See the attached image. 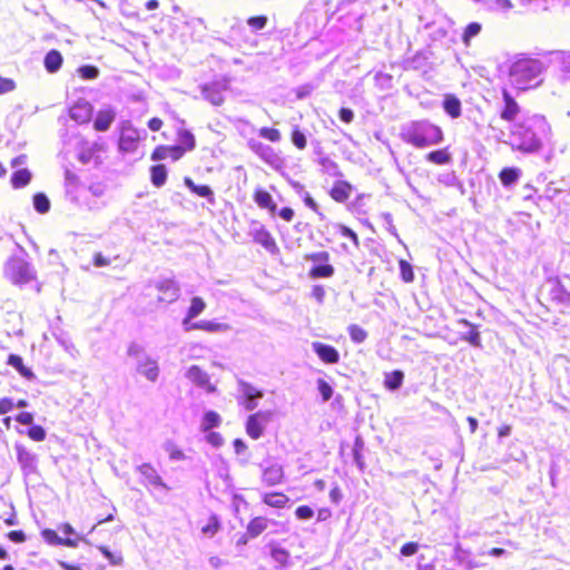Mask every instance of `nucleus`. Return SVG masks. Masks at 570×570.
<instances>
[{
  "instance_id": "obj_26",
  "label": "nucleus",
  "mask_w": 570,
  "mask_h": 570,
  "mask_svg": "<svg viewBox=\"0 0 570 570\" xmlns=\"http://www.w3.org/2000/svg\"><path fill=\"white\" fill-rule=\"evenodd\" d=\"M443 108L452 118H458L461 115V101L455 96H445Z\"/></svg>"
},
{
  "instance_id": "obj_14",
  "label": "nucleus",
  "mask_w": 570,
  "mask_h": 570,
  "mask_svg": "<svg viewBox=\"0 0 570 570\" xmlns=\"http://www.w3.org/2000/svg\"><path fill=\"white\" fill-rule=\"evenodd\" d=\"M186 377L207 393L216 392V386L210 383L209 375L197 365H191L187 370Z\"/></svg>"
},
{
  "instance_id": "obj_33",
  "label": "nucleus",
  "mask_w": 570,
  "mask_h": 570,
  "mask_svg": "<svg viewBox=\"0 0 570 570\" xmlns=\"http://www.w3.org/2000/svg\"><path fill=\"white\" fill-rule=\"evenodd\" d=\"M8 364L14 367L23 377H33L32 371L23 365L22 358L19 355L10 354L8 357Z\"/></svg>"
},
{
  "instance_id": "obj_31",
  "label": "nucleus",
  "mask_w": 570,
  "mask_h": 570,
  "mask_svg": "<svg viewBox=\"0 0 570 570\" xmlns=\"http://www.w3.org/2000/svg\"><path fill=\"white\" fill-rule=\"evenodd\" d=\"M31 180V173L26 169H18L11 176V184L14 188H22L27 186Z\"/></svg>"
},
{
  "instance_id": "obj_50",
  "label": "nucleus",
  "mask_w": 570,
  "mask_h": 570,
  "mask_svg": "<svg viewBox=\"0 0 570 570\" xmlns=\"http://www.w3.org/2000/svg\"><path fill=\"white\" fill-rule=\"evenodd\" d=\"M317 390L322 395V400L324 402H327L333 396V389L332 386L323 379H318L317 382Z\"/></svg>"
},
{
  "instance_id": "obj_9",
  "label": "nucleus",
  "mask_w": 570,
  "mask_h": 570,
  "mask_svg": "<svg viewBox=\"0 0 570 570\" xmlns=\"http://www.w3.org/2000/svg\"><path fill=\"white\" fill-rule=\"evenodd\" d=\"M248 147L254 151L262 160L272 167H278L282 164V159L278 154L268 145H265L257 140H249Z\"/></svg>"
},
{
  "instance_id": "obj_13",
  "label": "nucleus",
  "mask_w": 570,
  "mask_h": 570,
  "mask_svg": "<svg viewBox=\"0 0 570 570\" xmlns=\"http://www.w3.org/2000/svg\"><path fill=\"white\" fill-rule=\"evenodd\" d=\"M227 89V83L215 81L204 85L202 87L203 97L214 106H220L224 102V91Z\"/></svg>"
},
{
  "instance_id": "obj_58",
  "label": "nucleus",
  "mask_w": 570,
  "mask_h": 570,
  "mask_svg": "<svg viewBox=\"0 0 570 570\" xmlns=\"http://www.w3.org/2000/svg\"><path fill=\"white\" fill-rule=\"evenodd\" d=\"M301 198L303 199L304 204L311 208L313 212H315L316 214H318L321 217H323V214L318 210V205L316 204V202L312 198V196L309 195L308 191H306L305 194H303L301 196Z\"/></svg>"
},
{
  "instance_id": "obj_3",
  "label": "nucleus",
  "mask_w": 570,
  "mask_h": 570,
  "mask_svg": "<svg viewBox=\"0 0 570 570\" xmlns=\"http://www.w3.org/2000/svg\"><path fill=\"white\" fill-rule=\"evenodd\" d=\"M401 137L416 148H425L440 144L443 140V132L439 126L428 120H413L402 126Z\"/></svg>"
},
{
  "instance_id": "obj_45",
  "label": "nucleus",
  "mask_w": 570,
  "mask_h": 570,
  "mask_svg": "<svg viewBox=\"0 0 570 570\" xmlns=\"http://www.w3.org/2000/svg\"><path fill=\"white\" fill-rule=\"evenodd\" d=\"M348 334L351 340L355 343H363L367 337L366 331L356 324L348 326Z\"/></svg>"
},
{
  "instance_id": "obj_25",
  "label": "nucleus",
  "mask_w": 570,
  "mask_h": 570,
  "mask_svg": "<svg viewBox=\"0 0 570 570\" xmlns=\"http://www.w3.org/2000/svg\"><path fill=\"white\" fill-rule=\"evenodd\" d=\"M62 56L58 50H50L45 57V67L47 71L53 73L60 69Z\"/></svg>"
},
{
  "instance_id": "obj_24",
  "label": "nucleus",
  "mask_w": 570,
  "mask_h": 570,
  "mask_svg": "<svg viewBox=\"0 0 570 570\" xmlns=\"http://www.w3.org/2000/svg\"><path fill=\"white\" fill-rule=\"evenodd\" d=\"M521 176V169L517 167L503 168L499 175L503 186L510 187L514 185Z\"/></svg>"
},
{
  "instance_id": "obj_51",
  "label": "nucleus",
  "mask_w": 570,
  "mask_h": 570,
  "mask_svg": "<svg viewBox=\"0 0 570 570\" xmlns=\"http://www.w3.org/2000/svg\"><path fill=\"white\" fill-rule=\"evenodd\" d=\"M259 136L264 139L272 141V142H277L282 138L279 130H277L275 128H268V127H262L259 129Z\"/></svg>"
},
{
  "instance_id": "obj_5",
  "label": "nucleus",
  "mask_w": 570,
  "mask_h": 570,
  "mask_svg": "<svg viewBox=\"0 0 570 570\" xmlns=\"http://www.w3.org/2000/svg\"><path fill=\"white\" fill-rule=\"evenodd\" d=\"M264 396L263 391L255 387L253 384L244 381H237V402L246 411H253L257 407L258 401Z\"/></svg>"
},
{
  "instance_id": "obj_15",
  "label": "nucleus",
  "mask_w": 570,
  "mask_h": 570,
  "mask_svg": "<svg viewBox=\"0 0 570 570\" xmlns=\"http://www.w3.org/2000/svg\"><path fill=\"white\" fill-rule=\"evenodd\" d=\"M312 350L324 363L336 364L340 361L338 351L331 345L313 342Z\"/></svg>"
},
{
  "instance_id": "obj_40",
  "label": "nucleus",
  "mask_w": 570,
  "mask_h": 570,
  "mask_svg": "<svg viewBox=\"0 0 570 570\" xmlns=\"http://www.w3.org/2000/svg\"><path fill=\"white\" fill-rule=\"evenodd\" d=\"M428 160L436 165H445L451 161V155L445 149L434 150L428 154Z\"/></svg>"
},
{
  "instance_id": "obj_41",
  "label": "nucleus",
  "mask_w": 570,
  "mask_h": 570,
  "mask_svg": "<svg viewBox=\"0 0 570 570\" xmlns=\"http://www.w3.org/2000/svg\"><path fill=\"white\" fill-rule=\"evenodd\" d=\"M33 206L38 213L46 214L50 209L49 198L45 194L38 193L33 196Z\"/></svg>"
},
{
  "instance_id": "obj_12",
  "label": "nucleus",
  "mask_w": 570,
  "mask_h": 570,
  "mask_svg": "<svg viewBox=\"0 0 570 570\" xmlns=\"http://www.w3.org/2000/svg\"><path fill=\"white\" fill-rule=\"evenodd\" d=\"M136 371L150 382H156L159 376L158 362L148 354L136 362Z\"/></svg>"
},
{
  "instance_id": "obj_44",
  "label": "nucleus",
  "mask_w": 570,
  "mask_h": 570,
  "mask_svg": "<svg viewBox=\"0 0 570 570\" xmlns=\"http://www.w3.org/2000/svg\"><path fill=\"white\" fill-rule=\"evenodd\" d=\"M333 274H334V268L332 265H328V264H321V265L314 266L311 269V276L314 278L331 277Z\"/></svg>"
},
{
  "instance_id": "obj_17",
  "label": "nucleus",
  "mask_w": 570,
  "mask_h": 570,
  "mask_svg": "<svg viewBox=\"0 0 570 570\" xmlns=\"http://www.w3.org/2000/svg\"><path fill=\"white\" fill-rule=\"evenodd\" d=\"M503 108L500 111L501 119L505 121L515 120L520 112V107L507 90H503Z\"/></svg>"
},
{
  "instance_id": "obj_23",
  "label": "nucleus",
  "mask_w": 570,
  "mask_h": 570,
  "mask_svg": "<svg viewBox=\"0 0 570 570\" xmlns=\"http://www.w3.org/2000/svg\"><path fill=\"white\" fill-rule=\"evenodd\" d=\"M460 324L469 327V331L462 335V340L469 342L474 347H481V336L476 327L466 320H461Z\"/></svg>"
},
{
  "instance_id": "obj_62",
  "label": "nucleus",
  "mask_w": 570,
  "mask_h": 570,
  "mask_svg": "<svg viewBox=\"0 0 570 570\" xmlns=\"http://www.w3.org/2000/svg\"><path fill=\"white\" fill-rule=\"evenodd\" d=\"M400 267H401L402 278L405 282H412L414 275H413L411 266L406 262L402 261L400 264Z\"/></svg>"
},
{
  "instance_id": "obj_47",
  "label": "nucleus",
  "mask_w": 570,
  "mask_h": 570,
  "mask_svg": "<svg viewBox=\"0 0 570 570\" xmlns=\"http://www.w3.org/2000/svg\"><path fill=\"white\" fill-rule=\"evenodd\" d=\"M481 29L482 27L479 22L469 23L462 37L464 43L468 45L472 38L476 37L480 33Z\"/></svg>"
},
{
  "instance_id": "obj_19",
  "label": "nucleus",
  "mask_w": 570,
  "mask_h": 570,
  "mask_svg": "<svg viewBox=\"0 0 570 570\" xmlns=\"http://www.w3.org/2000/svg\"><path fill=\"white\" fill-rule=\"evenodd\" d=\"M69 114L77 122H87L91 118L92 107L88 101L80 100L70 108Z\"/></svg>"
},
{
  "instance_id": "obj_63",
  "label": "nucleus",
  "mask_w": 570,
  "mask_h": 570,
  "mask_svg": "<svg viewBox=\"0 0 570 570\" xmlns=\"http://www.w3.org/2000/svg\"><path fill=\"white\" fill-rule=\"evenodd\" d=\"M307 259L314 263H326L330 259V254L327 252H317L308 255Z\"/></svg>"
},
{
  "instance_id": "obj_2",
  "label": "nucleus",
  "mask_w": 570,
  "mask_h": 570,
  "mask_svg": "<svg viewBox=\"0 0 570 570\" xmlns=\"http://www.w3.org/2000/svg\"><path fill=\"white\" fill-rule=\"evenodd\" d=\"M544 65L532 58H520L509 68V82L518 90L534 88L542 81Z\"/></svg>"
},
{
  "instance_id": "obj_22",
  "label": "nucleus",
  "mask_w": 570,
  "mask_h": 570,
  "mask_svg": "<svg viewBox=\"0 0 570 570\" xmlns=\"http://www.w3.org/2000/svg\"><path fill=\"white\" fill-rule=\"evenodd\" d=\"M191 327H198V330L208 332V333H225L230 330V326L226 323H220L216 321H198L194 322Z\"/></svg>"
},
{
  "instance_id": "obj_34",
  "label": "nucleus",
  "mask_w": 570,
  "mask_h": 570,
  "mask_svg": "<svg viewBox=\"0 0 570 570\" xmlns=\"http://www.w3.org/2000/svg\"><path fill=\"white\" fill-rule=\"evenodd\" d=\"M150 171H151V183L156 187H161L166 183V179H167V169H166L165 165L153 166Z\"/></svg>"
},
{
  "instance_id": "obj_55",
  "label": "nucleus",
  "mask_w": 570,
  "mask_h": 570,
  "mask_svg": "<svg viewBox=\"0 0 570 570\" xmlns=\"http://www.w3.org/2000/svg\"><path fill=\"white\" fill-rule=\"evenodd\" d=\"M28 435L33 441H43L46 439V431L40 425H32L28 431Z\"/></svg>"
},
{
  "instance_id": "obj_38",
  "label": "nucleus",
  "mask_w": 570,
  "mask_h": 570,
  "mask_svg": "<svg viewBox=\"0 0 570 570\" xmlns=\"http://www.w3.org/2000/svg\"><path fill=\"white\" fill-rule=\"evenodd\" d=\"M206 308V303L202 297L195 296L190 301V306L187 311L189 318H196Z\"/></svg>"
},
{
  "instance_id": "obj_1",
  "label": "nucleus",
  "mask_w": 570,
  "mask_h": 570,
  "mask_svg": "<svg viewBox=\"0 0 570 570\" xmlns=\"http://www.w3.org/2000/svg\"><path fill=\"white\" fill-rule=\"evenodd\" d=\"M550 139V126L538 115L522 118L510 128L508 144L522 153L538 151Z\"/></svg>"
},
{
  "instance_id": "obj_18",
  "label": "nucleus",
  "mask_w": 570,
  "mask_h": 570,
  "mask_svg": "<svg viewBox=\"0 0 570 570\" xmlns=\"http://www.w3.org/2000/svg\"><path fill=\"white\" fill-rule=\"evenodd\" d=\"M284 478L283 466L272 463L263 470L262 480L267 487L279 484Z\"/></svg>"
},
{
  "instance_id": "obj_60",
  "label": "nucleus",
  "mask_w": 570,
  "mask_h": 570,
  "mask_svg": "<svg viewBox=\"0 0 570 570\" xmlns=\"http://www.w3.org/2000/svg\"><path fill=\"white\" fill-rule=\"evenodd\" d=\"M99 550L104 554V557L109 560L110 563H112V564L121 563V561H122L121 556L114 554L106 547H99Z\"/></svg>"
},
{
  "instance_id": "obj_7",
  "label": "nucleus",
  "mask_w": 570,
  "mask_h": 570,
  "mask_svg": "<svg viewBox=\"0 0 570 570\" xmlns=\"http://www.w3.org/2000/svg\"><path fill=\"white\" fill-rule=\"evenodd\" d=\"M249 235L254 242L262 245L267 252L274 254L278 250L276 242L272 234L259 223H253Z\"/></svg>"
},
{
  "instance_id": "obj_21",
  "label": "nucleus",
  "mask_w": 570,
  "mask_h": 570,
  "mask_svg": "<svg viewBox=\"0 0 570 570\" xmlns=\"http://www.w3.org/2000/svg\"><path fill=\"white\" fill-rule=\"evenodd\" d=\"M116 114L112 109H102L100 110L95 119V129L98 131H106L109 129L110 125L115 120Z\"/></svg>"
},
{
  "instance_id": "obj_64",
  "label": "nucleus",
  "mask_w": 570,
  "mask_h": 570,
  "mask_svg": "<svg viewBox=\"0 0 570 570\" xmlns=\"http://www.w3.org/2000/svg\"><path fill=\"white\" fill-rule=\"evenodd\" d=\"M558 60L563 71L570 72V52H560Z\"/></svg>"
},
{
  "instance_id": "obj_4",
  "label": "nucleus",
  "mask_w": 570,
  "mask_h": 570,
  "mask_svg": "<svg viewBox=\"0 0 570 570\" xmlns=\"http://www.w3.org/2000/svg\"><path fill=\"white\" fill-rule=\"evenodd\" d=\"M4 275L14 284H26L35 278V271L26 259L12 257L4 266Z\"/></svg>"
},
{
  "instance_id": "obj_27",
  "label": "nucleus",
  "mask_w": 570,
  "mask_h": 570,
  "mask_svg": "<svg viewBox=\"0 0 570 570\" xmlns=\"http://www.w3.org/2000/svg\"><path fill=\"white\" fill-rule=\"evenodd\" d=\"M179 147H176L179 151V156L185 150H193L195 148V137L188 130H180L178 132Z\"/></svg>"
},
{
  "instance_id": "obj_48",
  "label": "nucleus",
  "mask_w": 570,
  "mask_h": 570,
  "mask_svg": "<svg viewBox=\"0 0 570 570\" xmlns=\"http://www.w3.org/2000/svg\"><path fill=\"white\" fill-rule=\"evenodd\" d=\"M79 76L85 80H92L96 79L99 76V69L95 66H81L78 69Z\"/></svg>"
},
{
  "instance_id": "obj_16",
  "label": "nucleus",
  "mask_w": 570,
  "mask_h": 570,
  "mask_svg": "<svg viewBox=\"0 0 570 570\" xmlns=\"http://www.w3.org/2000/svg\"><path fill=\"white\" fill-rule=\"evenodd\" d=\"M453 560L465 570H473L480 567V563L473 558L472 552L463 549L460 544H456L454 548Z\"/></svg>"
},
{
  "instance_id": "obj_56",
  "label": "nucleus",
  "mask_w": 570,
  "mask_h": 570,
  "mask_svg": "<svg viewBox=\"0 0 570 570\" xmlns=\"http://www.w3.org/2000/svg\"><path fill=\"white\" fill-rule=\"evenodd\" d=\"M292 141L298 149H304L306 147V137L298 129H295L292 132Z\"/></svg>"
},
{
  "instance_id": "obj_32",
  "label": "nucleus",
  "mask_w": 570,
  "mask_h": 570,
  "mask_svg": "<svg viewBox=\"0 0 570 570\" xmlns=\"http://www.w3.org/2000/svg\"><path fill=\"white\" fill-rule=\"evenodd\" d=\"M254 199L256 204L262 208H266L272 212L276 209V205L273 203L271 194L263 189H258L255 191Z\"/></svg>"
},
{
  "instance_id": "obj_29",
  "label": "nucleus",
  "mask_w": 570,
  "mask_h": 570,
  "mask_svg": "<svg viewBox=\"0 0 570 570\" xmlns=\"http://www.w3.org/2000/svg\"><path fill=\"white\" fill-rule=\"evenodd\" d=\"M42 535L49 543L62 544L70 548L77 547V540H73L71 538L62 539L52 530H45L42 532Z\"/></svg>"
},
{
  "instance_id": "obj_35",
  "label": "nucleus",
  "mask_w": 570,
  "mask_h": 570,
  "mask_svg": "<svg viewBox=\"0 0 570 570\" xmlns=\"http://www.w3.org/2000/svg\"><path fill=\"white\" fill-rule=\"evenodd\" d=\"M288 498L283 493H267L263 498V502L273 508H283Z\"/></svg>"
},
{
  "instance_id": "obj_54",
  "label": "nucleus",
  "mask_w": 570,
  "mask_h": 570,
  "mask_svg": "<svg viewBox=\"0 0 570 570\" xmlns=\"http://www.w3.org/2000/svg\"><path fill=\"white\" fill-rule=\"evenodd\" d=\"M65 181H66L67 193L70 194L77 187L78 177L76 174H73L72 171L67 169L65 173Z\"/></svg>"
},
{
  "instance_id": "obj_52",
  "label": "nucleus",
  "mask_w": 570,
  "mask_h": 570,
  "mask_svg": "<svg viewBox=\"0 0 570 570\" xmlns=\"http://www.w3.org/2000/svg\"><path fill=\"white\" fill-rule=\"evenodd\" d=\"M127 354L129 357H132L135 362L141 358V356H146L147 353L145 352V348L138 344V343H130L127 348Z\"/></svg>"
},
{
  "instance_id": "obj_61",
  "label": "nucleus",
  "mask_w": 570,
  "mask_h": 570,
  "mask_svg": "<svg viewBox=\"0 0 570 570\" xmlns=\"http://www.w3.org/2000/svg\"><path fill=\"white\" fill-rule=\"evenodd\" d=\"M14 407L13 400L10 397L0 399V415L7 414Z\"/></svg>"
},
{
  "instance_id": "obj_43",
  "label": "nucleus",
  "mask_w": 570,
  "mask_h": 570,
  "mask_svg": "<svg viewBox=\"0 0 570 570\" xmlns=\"http://www.w3.org/2000/svg\"><path fill=\"white\" fill-rule=\"evenodd\" d=\"M404 375L401 371H394L385 379V385L390 390H397L403 383Z\"/></svg>"
},
{
  "instance_id": "obj_37",
  "label": "nucleus",
  "mask_w": 570,
  "mask_h": 570,
  "mask_svg": "<svg viewBox=\"0 0 570 570\" xmlns=\"http://www.w3.org/2000/svg\"><path fill=\"white\" fill-rule=\"evenodd\" d=\"M318 163L322 167L323 173L328 174L331 176H337V177L342 176L338 165L334 160H332L330 157L323 156L320 158Z\"/></svg>"
},
{
  "instance_id": "obj_42",
  "label": "nucleus",
  "mask_w": 570,
  "mask_h": 570,
  "mask_svg": "<svg viewBox=\"0 0 570 570\" xmlns=\"http://www.w3.org/2000/svg\"><path fill=\"white\" fill-rule=\"evenodd\" d=\"M334 229L340 233L343 237L351 239L356 248L360 246L358 237L354 230L343 224H335Z\"/></svg>"
},
{
  "instance_id": "obj_20",
  "label": "nucleus",
  "mask_w": 570,
  "mask_h": 570,
  "mask_svg": "<svg viewBox=\"0 0 570 570\" xmlns=\"http://www.w3.org/2000/svg\"><path fill=\"white\" fill-rule=\"evenodd\" d=\"M352 189V185L348 184L347 181L337 180L336 183H334L330 191V195L335 202L344 203L350 198Z\"/></svg>"
},
{
  "instance_id": "obj_46",
  "label": "nucleus",
  "mask_w": 570,
  "mask_h": 570,
  "mask_svg": "<svg viewBox=\"0 0 570 570\" xmlns=\"http://www.w3.org/2000/svg\"><path fill=\"white\" fill-rule=\"evenodd\" d=\"M271 556H272V559L281 564V566H285L287 562H288V559H289V553L288 551H286L285 549L283 548H279V547H274L272 549V552H271Z\"/></svg>"
},
{
  "instance_id": "obj_11",
  "label": "nucleus",
  "mask_w": 570,
  "mask_h": 570,
  "mask_svg": "<svg viewBox=\"0 0 570 570\" xmlns=\"http://www.w3.org/2000/svg\"><path fill=\"white\" fill-rule=\"evenodd\" d=\"M14 450L17 453V460L21 466L23 473L29 475L37 471V455L21 444H16Z\"/></svg>"
},
{
  "instance_id": "obj_28",
  "label": "nucleus",
  "mask_w": 570,
  "mask_h": 570,
  "mask_svg": "<svg viewBox=\"0 0 570 570\" xmlns=\"http://www.w3.org/2000/svg\"><path fill=\"white\" fill-rule=\"evenodd\" d=\"M185 185L195 194L200 197L207 198L212 204H214L213 190L209 186L196 185L190 178H185Z\"/></svg>"
},
{
  "instance_id": "obj_59",
  "label": "nucleus",
  "mask_w": 570,
  "mask_h": 570,
  "mask_svg": "<svg viewBox=\"0 0 570 570\" xmlns=\"http://www.w3.org/2000/svg\"><path fill=\"white\" fill-rule=\"evenodd\" d=\"M295 514L301 520H308L314 515V511L307 505H299L296 509Z\"/></svg>"
},
{
  "instance_id": "obj_8",
  "label": "nucleus",
  "mask_w": 570,
  "mask_h": 570,
  "mask_svg": "<svg viewBox=\"0 0 570 570\" xmlns=\"http://www.w3.org/2000/svg\"><path fill=\"white\" fill-rule=\"evenodd\" d=\"M136 470L141 475V483L146 488H155L163 489L165 491L169 490L166 483L163 481L161 476L158 474L157 470L150 463H142L136 468Z\"/></svg>"
},
{
  "instance_id": "obj_10",
  "label": "nucleus",
  "mask_w": 570,
  "mask_h": 570,
  "mask_svg": "<svg viewBox=\"0 0 570 570\" xmlns=\"http://www.w3.org/2000/svg\"><path fill=\"white\" fill-rule=\"evenodd\" d=\"M156 289L160 293L158 296L159 302L174 303L179 298L180 287L174 279L166 278L158 281L155 284Z\"/></svg>"
},
{
  "instance_id": "obj_39",
  "label": "nucleus",
  "mask_w": 570,
  "mask_h": 570,
  "mask_svg": "<svg viewBox=\"0 0 570 570\" xmlns=\"http://www.w3.org/2000/svg\"><path fill=\"white\" fill-rule=\"evenodd\" d=\"M220 416L218 413L214 411H207L204 414L203 421H202V429L204 431H209L213 428H216L220 424Z\"/></svg>"
},
{
  "instance_id": "obj_6",
  "label": "nucleus",
  "mask_w": 570,
  "mask_h": 570,
  "mask_svg": "<svg viewBox=\"0 0 570 570\" xmlns=\"http://www.w3.org/2000/svg\"><path fill=\"white\" fill-rule=\"evenodd\" d=\"M273 412L272 411H258L248 416L246 422V432L247 434L257 440L263 435L265 426L272 420Z\"/></svg>"
},
{
  "instance_id": "obj_30",
  "label": "nucleus",
  "mask_w": 570,
  "mask_h": 570,
  "mask_svg": "<svg viewBox=\"0 0 570 570\" xmlns=\"http://www.w3.org/2000/svg\"><path fill=\"white\" fill-rule=\"evenodd\" d=\"M268 525V520L263 517L254 518L247 525V533L252 538L258 537Z\"/></svg>"
},
{
  "instance_id": "obj_57",
  "label": "nucleus",
  "mask_w": 570,
  "mask_h": 570,
  "mask_svg": "<svg viewBox=\"0 0 570 570\" xmlns=\"http://www.w3.org/2000/svg\"><path fill=\"white\" fill-rule=\"evenodd\" d=\"M14 88L16 83L12 79L0 76V95L11 92Z\"/></svg>"
},
{
  "instance_id": "obj_36",
  "label": "nucleus",
  "mask_w": 570,
  "mask_h": 570,
  "mask_svg": "<svg viewBox=\"0 0 570 570\" xmlns=\"http://www.w3.org/2000/svg\"><path fill=\"white\" fill-rule=\"evenodd\" d=\"M167 157H173L174 159H177L179 157L178 149L160 146L157 147L151 155V159L155 161L166 159Z\"/></svg>"
},
{
  "instance_id": "obj_49",
  "label": "nucleus",
  "mask_w": 570,
  "mask_h": 570,
  "mask_svg": "<svg viewBox=\"0 0 570 570\" xmlns=\"http://www.w3.org/2000/svg\"><path fill=\"white\" fill-rule=\"evenodd\" d=\"M165 451L168 453V456L171 461H183L186 459L185 453L174 443H166Z\"/></svg>"
},
{
  "instance_id": "obj_53",
  "label": "nucleus",
  "mask_w": 570,
  "mask_h": 570,
  "mask_svg": "<svg viewBox=\"0 0 570 570\" xmlns=\"http://www.w3.org/2000/svg\"><path fill=\"white\" fill-rule=\"evenodd\" d=\"M247 23L253 31H258L265 28L267 18L265 16L252 17L247 20Z\"/></svg>"
}]
</instances>
